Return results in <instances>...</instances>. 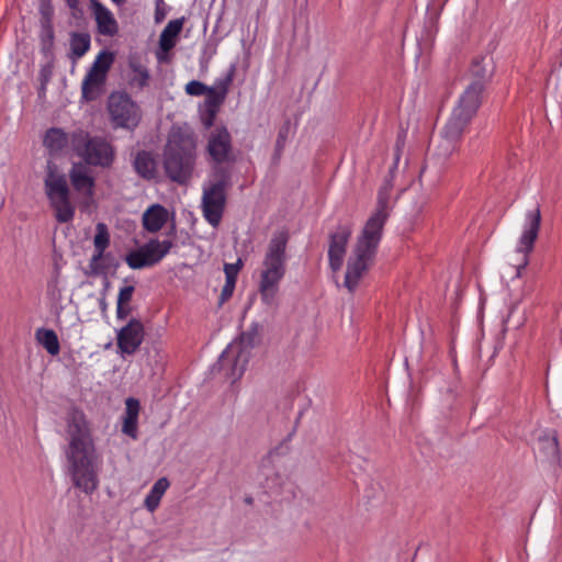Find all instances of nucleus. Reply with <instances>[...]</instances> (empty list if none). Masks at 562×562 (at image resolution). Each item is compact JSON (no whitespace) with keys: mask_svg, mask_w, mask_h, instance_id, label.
Returning a JSON list of instances; mask_svg holds the SVG:
<instances>
[{"mask_svg":"<svg viewBox=\"0 0 562 562\" xmlns=\"http://www.w3.org/2000/svg\"><path fill=\"white\" fill-rule=\"evenodd\" d=\"M64 422L68 473L74 486L90 495L99 487L101 464L92 425L85 412L76 406L66 411Z\"/></svg>","mask_w":562,"mask_h":562,"instance_id":"nucleus-1","label":"nucleus"},{"mask_svg":"<svg viewBox=\"0 0 562 562\" xmlns=\"http://www.w3.org/2000/svg\"><path fill=\"white\" fill-rule=\"evenodd\" d=\"M198 140L189 127L172 126L162 149V167L166 176L183 184L190 180L196 161Z\"/></svg>","mask_w":562,"mask_h":562,"instance_id":"nucleus-2","label":"nucleus"},{"mask_svg":"<svg viewBox=\"0 0 562 562\" xmlns=\"http://www.w3.org/2000/svg\"><path fill=\"white\" fill-rule=\"evenodd\" d=\"M484 91L476 83L465 86L441 132V155L448 156L454 151L458 140L482 103Z\"/></svg>","mask_w":562,"mask_h":562,"instance_id":"nucleus-3","label":"nucleus"},{"mask_svg":"<svg viewBox=\"0 0 562 562\" xmlns=\"http://www.w3.org/2000/svg\"><path fill=\"white\" fill-rule=\"evenodd\" d=\"M289 234L280 231L273 234L269 241L265 258L262 260V270L260 273L259 292L262 302L267 305L273 303L279 291V283L286 271V245Z\"/></svg>","mask_w":562,"mask_h":562,"instance_id":"nucleus-4","label":"nucleus"},{"mask_svg":"<svg viewBox=\"0 0 562 562\" xmlns=\"http://www.w3.org/2000/svg\"><path fill=\"white\" fill-rule=\"evenodd\" d=\"M44 190L56 221L58 223L72 221L76 209L70 200L67 176L50 159L45 167Z\"/></svg>","mask_w":562,"mask_h":562,"instance_id":"nucleus-5","label":"nucleus"},{"mask_svg":"<svg viewBox=\"0 0 562 562\" xmlns=\"http://www.w3.org/2000/svg\"><path fill=\"white\" fill-rule=\"evenodd\" d=\"M71 148L82 159L81 162L90 168L109 169L115 161V148L109 140L101 136H90L82 130L71 134Z\"/></svg>","mask_w":562,"mask_h":562,"instance_id":"nucleus-6","label":"nucleus"},{"mask_svg":"<svg viewBox=\"0 0 562 562\" xmlns=\"http://www.w3.org/2000/svg\"><path fill=\"white\" fill-rule=\"evenodd\" d=\"M212 177L203 184L201 209L205 221L216 228L225 211L231 175L227 169H218L213 171Z\"/></svg>","mask_w":562,"mask_h":562,"instance_id":"nucleus-7","label":"nucleus"},{"mask_svg":"<svg viewBox=\"0 0 562 562\" xmlns=\"http://www.w3.org/2000/svg\"><path fill=\"white\" fill-rule=\"evenodd\" d=\"M258 341L259 327L258 325H252L240 335L238 340L229 344L222 352L220 357L221 367L228 366L232 378L239 379L246 370L250 358V350Z\"/></svg>","mask_w":562,"mask_h":562,"instance_id":"nucleus-8","label":"nucleus"},{"mask_svg":"<svg viewBox=\"0 0 562 562\" xmlns=\"http://www.w3.org/2000/svg\"><path fill=\"white\" fill-rule=\"evenodd\" d=\"M108 111L115 128L135 130L142 112L137 103L126 92H113L108 100Z\"/></svg>","mask_w":562,"mask_h":562,"instance_id":"nucleus-9","label":"nucleus"},{"mask_svg":"<svg viewBox=\"0 0 562 562\" xmlns=\"http://www.w3.org/2000/svg\"><path fill=\"white\" fill-rule=\"evenodd\" d=\"M205 153L213 171L225 169L224 165H233L236 161L232 135L225 126H216L210 132Z\"/></svg>","mask_w":562,"mask_h":562,"instance_id":"nucleus-10","label":"nucleus"},{"mask_svg":"<svg viewBox=\"0 0 562 562\" xmlns=\"http://www.w3.org/2000/svg\"><path fill=\"white\" fill-rule=\"evenodd\" d=\"M172 247L171 240L150 239L138 249L130 251L125 257V262L133 270L153 267L159 263Z\"/></svg>","mask_w":562,"mask_h":562,"instance_id":"nucleus-11","label":"nucleus"},{"mask_svg":"<svg viewBox=\"0 0 562 562\" xmlns=\"http://www.w3.org/2000/svg\"><path fill=\"white\" fill-rule=\"evenodd\" d=\"M112 64L111 54L101 53L93 61L90 70L82 80V98L87 101H93L103 93L106 74Z\"/></svg>","mask_w":562,"mask_h":562,"instance_id":"nucleus-12","label":"nucleus"},{"mask_svg":"<svg viewBox=\"0 0 562 562\" xmlns=\"http://www.w3.org/2000/svg\"><path fill=\"white\" fill-rule=\"evenodd\" d=\"M390 212H381L375 210L368 218L364 227L357 239L356 247L358 251H367V254L375 255L380 240L382 238L384 224Z\"/></svg>","mask_w":562,"mask_h":562,"instance_id":"nucleus-13","label":"nucleus"},{"mask_svg":"<svg viewBox=\"0 0 562 562\" xmlns=\"http://www.w3.org/2000/svg\"><path fill=\"white\" fill-rule=\"evenodd\" d=\"M68 177L75 192L82 199V203L89 206L95 193V178L93 171L86 164L76 161L71 164Z\"/></svg>","mask_w":562,"mask_h":562,"instance_id":"nucleus-14","label":"nucleus"},{"mask_svg":"<svg viewBox=\"0 0 562 562\" xmlns=\"http://www.w3.org/2000/svg\"><path fill=\"white\" fill-rule=\"evenodd\" d=\"M541 225L540 206L529 210L525 214L524 229L520 235L516 251L521 255L518 268H525L528 265V254L532 251L533 244L538 237Z\"/></svg>","mask_w":562,"mask_h":562,"instance_id":"nucleus-15","label":"nucleus"},{"mask_svg":"<svg viewBox=\"0 0 562 562\" xmlns=\"http://www.w3.org/2000/svg\"><path fill=\"white\" fill-rule=\"evenodd\" d=\"M352 234L350 224H339L336 229L329 234L328 261L334 272L340 270L344 263L346 248Z\"/></svg>","mask_w":562,"mask_h":562,"instance_id":"nucleus-16","label":"nucleus"},{"mask_svg":"<svg viewBox=\"0 0 562 562\" xmlns=\"http://www.w3.org/2000/svg\"><path fill=\"white\" fill-rule=\"evenodd\" d=\"M374 256L373 254H367V251H358L355 248L353 254L348 259L344 281V285L349 292H353L358 288L360 280L372 265Z\"/></svg>","mask_w":562,"mask_h":562,"instance_id":"nucleus-17","label":"nucleus"},{"mask_svg":"<svg viewBox=\"0 0 562 562\" xmlns=\"http://www.w3.org/2000/svg\"><path fill=\"white\" fill-rule=\"evenodd\" d=\"M116 338L120 351L133 355L144 340V326L138 319L132 318L117 331Z\"/></svg>","mask_w":562,"mask_h":562,"instance_id":"nucleus-18","label":"nucleus"},{"mask_svg":"<svg viewBox=\"0 0 562 562\" xmlns=\"http://www.w3.org/2000/svg\"><path fill=\"white\" fill-rule=\"evenodd\" d=\"M236 66L231 65L228 71L217 78L212 87H209V90L205 92V106L207 112L217 113L220 105L224 102L229 87L233 82L235 75Z\"/></svg>","mask_w":562,"mask_h":562,"instance_id":"nucleus-19","label":"nucleus"},{"mask_svg":"<svg viewBox=\"0 0 562 562\" xmlns=\"http://www.w3.org/2000/svg\"><path fill=\"white\" fill-rule=\"evenodd\" d=\"M494 71L495 65L491 56L474 57L467 76L468 85L476 83V86H480V89L485 90L493 78Z\"/></svg>","mask_w":562,"mask_h":562,"instance_id":"nucleus-20","label":"nucleus"},{"mask_svg":"<svg viewBox=\"0 0 562 562\" xmlns=\"http://www.w3.org/2000/svg\"><path fill=\"white\" fill-rule=\"evenodd\" d=\"M90 8L97 23L98 33L110 37L116 35L119 24L111 10L98 0H90Z\"/></svg>","mask_w":562,"mask_h":562,"instance_id":"nucleus-21","label":"nucleus"},{"mask_svg":"<svg viewBox=\"0 0 562 562\" xmlns=\"http://www.w3.org/2000/svg\"><path fill=\"white\" fill-rule=\"evenodd\" d=\"M168 221V212L161 204L150 205L142 217L144 228L149 233H157Z\"/></svg>","mask_w":562,"mask_h":562,"instance_id":"nucleus-22","label":"nucleus"},{"mask_svg":"<svg viewBox=\"0 0 562 562\" xmlns=\"http://www.w3.org/2000/svg\"><path fill=\"white\" fill-rule=\"evenodd\" d=\"M133 166L136 173L143 179L153 180L157 177V161L150 151H138L134 158Z\"/></svg>","mask_w":562,"mask_h":562,"instance_id":"nucleus-23","label":"nucleus"},{"mask_svg":"<svg viewBox=\"0 0 562 562\" xmlns=\"http://www.w3.org/2000/svg\"><path fill=\"white\" fill-rule=\"evenodd\" d=\"M138 414L139 402L134 397H128L125 402L122 432L132 439L137 438Z\"/></svg>","mask_w":562,"mask_h":562,"instance_id":"nucleus-24","label":"nucleus"},{"mask_svg":"<svg viewBox=\"0 0 562 562\" xmlns=\"http://www.w3.org/2000/svg\"><path fill=\"white\" fill-rule=\"evenodd\" d=\"M71 143V137L58 127H52L46 131L43 144L52 155L61 153Z\"/></svg>","mask_w":562,"mask_h":562,"instance_id":"nucleus-25","label":"nucleus"},{"mask_svg":"<svg viewBox=\"0 0 562 562\" xmlns=\"http://www.w3.org/2000/svg\"><path fill=\"white\" fill-rule=\"evenodd\" d=\"M184 22V16L168 22L159 36V46L162 50L168 52L175 47L176 38L181 33Z\"/></svg>","mask_w":562,"mask_h":562,"instance_id":"nucleus-26","label":"nucleus"},{"mask_svg":"<svg viewBox=\"0 0 562 562\" xmlns=\"http://www.w3.org/2000/svg\"><path fill=\"white\" fill-rule=\"evenodd\" d=\"M169 485V481L166 477H160L154 483L144 501V506L148 512L154 513L158 508Z\"/></svg>","mask_w":562,"mask_h":562,"instance_id":"nucleus-27","label":"nucleus"},{"mask_svg":"<svg viewBox=\"0 0 562 562\" xmlns=\"http://www.w3.org/2000/svg\"><path fill=\"white\" fill-rule=\"evenodd\" d=\"M69 44L71 58L79 59L89 50L91 38L88 33L72 32Z\"/></svg>","mask_w":562,"mask_h":562,"instance_id":"nucleus-28","label":"nucleus"},{"mask_svg":"<svg viewBox=\"0 0 562 562\" xmlns=\"http://www.w3.org/2000/svg\"><path fill=\"white\" fill-rule=\"evenodd\" d=\"M35 337L49 355L56 356L59 353V340L57 334L53 329L40 328L36 330Z\"/></svg>","mask_w":562,"mask_h":562,"instance_id":"nucleus-29","label":"nucleus"},{"mask_svg":"<svg viewBox=\"0 0 562 562\" xmlns=\"http://www.w3.org/2000/svg\"><path fill=\"white\" fill-rule=\"evenodd\" d=\"M539 450L544 454V457L551 461L555 462L560 459V449L558 437L554 432L544 435L539 438Z\"/></svg>","mask_w":562,"mask_h":562,"instance_id":"nucleus-30","label":"nucleus"},{"mask_svg":"<svg viewBox=\"0 0 562 562\" xmlns=\"http://www.w3.org/2000/svg\"><path fill=\"white\" fill-rule=\"evenodd\" d=\"M110 245V234L104 223H98L95 226V235L93 238L94 251L98 256L104 255L105 249Z\"/></svg>","mask_w":562,"mask_h":562,"instance_id":"nucleus-31","label":"nucleus"},{"mask_svg":"<svg viewBox=\"0 0 562 562\" xmlns=\"http://www.w3.org/2000/svg\"><path fill=\"white\" fill-rule=\"evenodd\" d=\"M393 189V176L385 179L378 192L375 210L381 212H390V195Z\"/></svg>","mask_w":562,"mask_h":562,"instance_id":"nucleus-32","label":"nucleus"},{"mask_svg":"<svg viewBox=\"0 0 562 562\" xmlns=\"http://www.w3.org/2000/svg\"><path fill=\"white\" fill-rule=\"evenodd\" d=\"M41 40L45 49H48L53 46L54 29L49 16L42 21Z\"/></svg>","mask_w":562,"mask_h":562,"instance_id":"nucleus-33","label":"nucleus"},{"mask_svg":"<svg viewBox=\"0 0 562 562\" xmlns=\"http://www.w3.org/2000/svg\"><path fill=\"white\" fill-rule=\"evenodd\" d=\"M291 125L290 122L286 121L279 130L277 140H276V151L277 154H281L285 147L288 138L290 136Z\"/></svg>","mask_w":562,"mask_h":562,"instance_id":"nucleus-34","label":"nucleus"},{"mask_svg":"<svg viewBox=\"0 0 562 562\" xmlns=\"http://www.w3.org/2000/svg\"><path fill=\"white\" fill-rule=\"evenodd\" d=\"M207 90L209 87L199 80H191L184 87L186 93L193 97L203 95Z\"/></svg>","mask_w":562,"mask_h":562,"instance_id":"nucleus-35","label":"nucleus"},{"mask_svg":"<svg viewBox=\"0 0 562 562\" xmlns=\"http://www.w3.org/2000/svg\"><path fill=\"white\" fill-rule=\"evenodd\" d=\"M243 266V262L240 259L237 260L235 263H225L224 265V272L227 281L236 282L237 274Z\"/></svg>","mask_w":562,"mask_h":562,"instance_id":"nucleus-36","label":"nucleus"},{"mask_svg":"<svg viewBox=\"0 0 562 562\" xmlns=\"http://www.w3.org/2000/svg\"><path fill=\"white\" fill-rule=\"evenodd\" d=\"M134 286L133 285H125L120 289L119 295H117V305L122 304H130L133 293H134Z\"/></svg>","mask_w":562,"mask_h":562,"instance_id":"nucleus-37","label":"nucleus"},{"mask_svg":"<svg viewBox=\"0 0 562 562\" xmlns=\"http://www.w3.org/2000/svg\"><path fill=\"white\" fill-rule=\"evenodd\" d=\"M167 15V4L164 0H156L155 1V22L161 23Z\"/></svg>","mask_w":562,"mask_h":562,"instance_id":"nucleus-38","label":"nucleus"},{"mask_svg":"<svg viewBox=\"0 0 562 562\" xmlns=\"http://www.w3.org/2000/svg\"><path fill=\"white\" fill-rule=\"evenodd\" d=\"M235 284L236 282L225 280V284L221 292V303H224L233 295Z\"/></svg>","mask_w":562,"mask_h":562,"instance_id":"nucleus-39","label":"nucleus"},{"mask_svg":"<svg viewBox=\"0 0 562 562\" xmlns=\"http://www.w3.org/2000/svg\"><path fill=\"white\" fill-rule=\"evenodd\" d=\"M103 255H100L98 256V252H93L91 259H90V262H89V270H90V273L91 274H99L101 269H100V260L102 259Z\"/></svg>","mask_w":562,"mask_h":562,"instance_id":"nucleus-40","label":"nucleus"},{"mask_svg":"<svg viewBox=\"0 0 562 562\" xmlns=\"http://www.w3.org/2000/svg\"><path fill=\"white\" fill-rule=\"evenodd\" d=\"M134 68V71H136L139 76V86L140 87H144L147 85L148 82V79H149V75H148V71L145 67L138 65V66H133Z\"/></svg>","mask_w":562,"mask_h":562,"instance_id":"nucleus-41","label":"nucleus"},{"mask_svg":"<svg viewBox=\"0 0 562 562\" xmlns=\"http://www.w3.org/2000/svg\"><path fill=\"white\" fill-rule=\"evenodd\" d=\"M131 313V307L128 304H122V305H117L116 304V317L119 319H124L126 318Z\"/></svg>","mask_w":562,"mask_h":562,"instance_id":"nucleus-42","label":"nucleus"},{"mask_svg":"<svg viewBox=\"0 0 562 562\" xmlns=\"http://www.w3.org/2000/svg\"><path fill=\"white\" fill-rule=\"evenodd\" d=\"M215 116H216V113H212V112H207V117L203 120V124L205 127H211L214 123V120H215Z\"/></svg>","mask_w":562,"mask_h":562,"instance_id":"nucleus-43","label":"nucleus"},{"mask_svg":"<svg viewBox=\"0 0 562 562\" xmlns=\"http://www.w3.org/2000/svg\"><path fill=\"white\" fill-rule=\"evenodd\" d=\"M65 2L68 5V8L72 10L77 9L79 4V0H65Z\"/></svg>","mask_w":562,"mask_h":562,"instance_id":"nucleus-44","label":"nucleus"},{"mask_svg":"<svg viewBox=\"0 0 562 562\" xmlns=\"http://www.w3.org/2000/svg\"><path fill=\"white\" fill-rule=\"evenodd\" d=\"M42 13L44 15L43 20H45L48 16L52 20V9H50L49 4L45 9L44 8L42 9Z\"/></svg>","mask_w":562,"mask_h":562,"instance_id":"nucleus-45","label":"nucleus"},{"mask_svg":"<svg viewBox=\"0 0 562 562\" xmlns=\"http://www.w3.org/2000/svg\"><path fill=\"white\" fill-rule=\"evenodd\" d=\"M111 1L117 5H121V4L125 3L126 0H111Z\"/></svg>","mask_w":562,"mask_h":562,"instance_id":"nucleus-46","label":"nucleus"}]
</instances>
